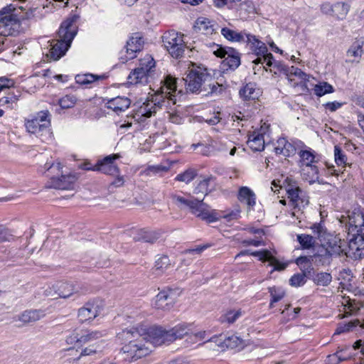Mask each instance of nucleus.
I'll list each match as a JSON object with an SVG mask.
<instances>
[{"mask_svg":"<svg viewBox=\"0 0 364 364\" xmlns=\"http://www.w3.org/2000/svg\"><path fill=\"white\" fill-rule=\"evenodd\" d=\"M121 341L128 342L122 348V355L129 362L149 355L156 346L149 334V327L143 324L126 328L117 334Z\"/></svg>","mask_w":364,"mask_h":364,"instance_id":"nucleus-1","label":"nucleus"},{"mask_svg":"<svg viewBox=\"0 0 364 364\" xmlns=\"http://www.w3.org/2000/svg\"><path fill=\"white\" fill-rule=\"evenodd\" d=\"M176 80L171 75H167L164 80V85L161 87L160 93H156L150 100H146L141 104L138 103L134 118L137 121H144L156 114L159 109L168 107L171 102L177 105L181 95V91L176 94Z\"/></svg>","mask_w":364,"mask_h":364,"instance_id":"nucleus-2","label":"nucleus"},{"mask_svg":"<svg viewBox=\"0 0 364 364\" xmlns=\"http://www.w3.org/2000/svg\"><path fill=\"white\" fill-rule=\"evenodd\" d=\"M170 198L173 203L178 207L189 208L191 212L196 217L207 221L208 223H213L218 220L220 218H224L228 220L237 219L239 216V212L232 211L228 215H220L215 210H213L206 203H203V197L193 198H186L176 193L170 194Z\"/></svg>","mask_w":364,"mask_h":364,"instance_id":"nucleus-3","label":"nucleus"},{"mask_svg":"<svg viewBox=\"0 0 364 364\" xmlns=\"http://www.w3.org/2000/svg\"><path fill=\"white\" fill-rule=\"evenodd\" d=\"M24 8L10 4L0 11V43L4 44L9 36H15L19 31L21 19L29 18V15H21Z\"/></svg>","mask_w":364,"mask_h":364,"instance_id":"nucleus-4","label":"nucleus"},{"mask_svg":"<svg viewBox=\"0 0 364 364\" xmlns=\"http://www.w3.org/2000/svg\"><path fill=\"white\" fill-rule=\"evenodd\" d=\"M77 33V28L73 18H68L63 21L58 30V39L53 40L47 56L53 60H58L63 56L70 48Z\"/></svg>","mask_w":364,"mask_h":364,"instance_id":"nucleus-5","label":"nucleus"},{"mask_svg":"<svg viewBox=\"0 0 364 364\" xmlns=\"http://www.w3.org/2000/svg\"><path fill=\"white\" fill-rule=\"evenodd\" d=\"M192 325L181 323L176 325L168 331L161 326H153L149 327V334L155 345L161 346L170 343L177 339H181L184 336H189Z\"/></svg>","mask_w":364,"mask_h":364,"instance_id":"nucleus-6","label":"nucleus"},{"mask_svg":"<svg viewBox=\"0 0 364 364\" xmlns=\"http://www.w3.org/2000/svg\"><path fill=\"white\" fill-rule=\"evenodd\" d=\"M312 230L321 242L323 241L326 242L323 245L326 246V252L329 255H340L343 253L346 255L348 244L338 235L327 233L326 229L321 224H314L312 226Z\"/></svg>","mask_w":364,"mask_h":364,"instance_id":"nucleus-7","label":"nucleus"},{"mask_svg":"<svg viewBox=\"0 0 364 364\" xmlns=\"http://www.w3.org/2000/svg\"><path fill=\"white\" fill-rule=\"evenodd\" d=\"M50 114L48 111H41L25 120V127L29 133L37 136L50 135Z\"/></svg>","mask_w":364,"mask_h":364,"instance_id":"nucleus-8","label":"nucleus"},{"mask_svg":"<svg viewBox=\"0 0 364 364\" xmlns=\"http://www.w3.org/2000/svg\"><path fill=\"white\" fill-rule=\"evenodd\" d=\"M154 67V58L151 55H146L140 60L139 66L130 73L128 76V82L133 85L146 84Z\"/></svg>","mask_w":364,"mask_h":364,"instance_id":"nucleus-9","label":"nucleus"},{"mask_svg":"<svg viewBox=\"0 0 364 364\" xmlns=\"http://www.w3.org/2000/svg\"><path fill=\"white\" fill-rule=\"evenodd\" d=\"M183 38V34L173 31L164 34L162 37L164 46L172 57L176 58L181 57L185 49L188 48Z\"/></svg>","mask_w":364,"mask_h":364,"instance_id":"nucleus-10","label":"nucleus"},{"mask_svg":"<svg viewBox=\"0 0 364 364\" xmlns=\"http://www.w3.org/2000/svg\"><path fill=\"white\" fill-rule=\"evenodd\" d=\"M209 79H210V77L205 70L197 67L188 70L186 77L183 80L185 81L187 90L191 92H197L201 90L202 86L205 85Z\"/></svg>","mask_w":364,"mask_h":364,"instance_id":"nucleus-11","label":"nucleus"},{"mask_svg":"<svg viewBox=\"0 0 364 364\" xmlns=\"http://www.w3.org/2000/svg\"><path fill=\"white\" fill-rule=\"evenodd\" d=\"M348 220V234L355 235L356 232H361L364 235V213L360 208H355L352 212L348 213L346 218L342 216L341 223H346Z\"/></svg>","mask_w":364,"mask_h":364,"instance_id":"nucleus-12","label":"nucleus"},{"mask_svg":"<svg viewBox=\"0 0 364 364\" xmlns=\"http://www.w3.org/2000/svg\"><path fill=\"white\" fill-rule=\"evenodd\" d=\"M350 9V5L343 1H338L333 4L325 2L321 5V11L323 14L331 16L338 21L346 18Z\"/></svg>","mask_w":364,"mask_h":364,"instance_id":"nucleus-13","label":"nucleus"},{"mask_svg":"<svg viewBox=\"0 0 364 364\" xmlns=\"http://www.w3.org/2000/svg\"><path fill=\"white\" fill-rule=\"evenodd\" d=\"M54 288L57 291V296L61 298H68L74 294H82L87 292V289L85 285L78 283L58 282L54 284Z\"/></svg>","mask_w":364,"mask_h":364,"instance_id":"nucleus-14","label":"nucleus"},{"mask_svg":"<svg viewBox=\"0 0 364 364\" xmlns=\"http://www.w3.org/2000/svg\"><path fill=\"white\" fill-rule=\"evenodd\" d=\"M216 48L217 49L213 51V53L218 58H224L223 61L224 66L235 70L240 65V58L236 50L230 48L226 49L218 45L216 46Z\"/></svg>","mask_w":364,"mask_h":364,"instance_id":"nucleus-15","label":"nucleus"},{"mask_svg":"<svg viewBox=\"0 0 364 364\" xmlns=\"http://www.w3.org/2000/svg\"><path fill=\"white\" fill-rule=\"evenodd\" d=\"M120 158L118 154H114L105 156L103 159L99 160L93 166L92 171H100L102 173L114 176L119 173V168L114 163L115 160Z\"/></svg>","mask_w":364,"mask_h":364,"instance_id":"nucleus-16","label":"nucleus"},{"mask_svg":"<svg viewBox=\"0 0 364 364\" xmlns=\"http://www.w3.org/2000/svg\"><path fill=\"white\" fill-rule=\"evenodd\" d=\"M348 244V249L346 255L353 259H359L364 257V235L361 232H356L351 235Z\"/></svg>","mask_w":364,"mask_h":364,"instance_id":"nucleus-17","label":"nucleus"},{"mask_svg":"<svg viewBox=\"0 0 364 364\" xmlns=\"http://www.w3.org/2000/svg\"><path fill=\"white\" fill-rule=\"evenodd\" d=\"M175 301V292L173 290H163L156 296L153 306L157 309L168 310L172 307Z\"/></svg>","mask_w":364,"mask_h":364,"instance_id":"nucleus-18","label":"nucleus"},{"mask_svg":"<svg viewBox=\"0 0 364 364\" xmlns=\"http://www.w3.org/2000/svg\"><path fill=\"white\" fill-rule=\"evenodd\" d=\"M269 128L264 123L259 130L254 131L249 135L248 146L254 151H261L264 148V134Z\"/></svg>","mask_w":364,"mask_h":364,"instance_id":"nucleus-19","label":"nucleus"},{"mask_svg":"<svg viewBox=\"0 0 364 364\" xmlns=\"http://www.w3.org/2000/svg\"><path fill=\"white\" fill-rule=\"evenodd\" d=\"M287 192L294 208L301 210L309 203L308 200L301 196V190L295 184L289 183Z\"/></svg>","mask_w":364,"mask_h":364,"instance_id":"nucleus-20","label":"nucleus"},{"mask_svg":"<svg viewBox=\"0 0 364 364\" xmlns=\"http://www.w3.org/2000/svg\"><path fill=\"white\" fill-rule=\"evenodd\" d=\"M100 314V306L95 303H87L78 310V318L82 323L91 321Z\"/></svg>","mask_w":364,"mask_h":364,"instance_id":"nucleus-21","label":"nucleus"},{"mask_svg":"<svg viewBox=\"0 0 364 364\" xmlns=\"http://www.w3.org/2000/svg\"><path fill=\"white\" fill-rule=\"evenodd\" d=\"M237 199L247 206V211L253 209L256 204V195L252 190L247 186H241L237 193Z\"/></svg>","mask_w":364,"mask_h":364,"instance_id":"nucleus-22","label":"nucleus"},{"mask_svg":"<svg viewBox=\"0 0 364 364\" xmlns=\"http://www.w3.org/2000/svg\"><path fill=\"white\" fill-rule=\"evenodd\" d=\"M251 255L255 257H258L259 259L262 262H269V265L274 267V270L282 271L287 266V264L280 262L277 259L272 255L269 250H267L252 252Z\"/></svg>","mask_w":364,"mask_h":364,"instance_id":"nucleus-23","label":"nucleus"},{"mask_svg":"<svg viewBox=\"0 0 364 364\" xmlns=\"http://www.w3.org/2000/svg\"><path fill=\"white\" fill-rule=\"evenodd\" d=\"M364 38L355 39L347 51L348 61L359 63L363 54Z\"/></svg>","mask_w":364,"mask_h":364,"instance_id":"nucleus-24","label":"nucleus"},{"mask_svg":"<svg viewBox=\"0 0 364 364\" xmlns=\"http://www.w3.org/2000/svg\"><path fill=\"white\" fill-rule=\"evenodd\" d=\"M51 186L56 189L70 190L74 188L76 177L74 175H62L60 178L51 177Z\"/></svg>","mask_w":364,"mask_h":364,"instance_id":"nucleus-25","label":"nucleus"},{"mask_svg":"<svg viewBox=\"0 0 364 364\" xmlns=\"http://www.w3.org/2000/svg\"><path fill=\"white\" fill-rule=\"evenodd\" d=\"M131 104L129 98L118 96L114 98L107 100L106 106L108 109H111L115 112H122L127 109Z\"/></svg>","mask_w":364,"mask_h":364,"instance_id":"nucleus-26","label":"nucleus"},{"mask_svg":"<svg viewBox=\"0 0 364 364\" xmlns=\"http://www.w3.org/2000/svg\"><path fill=\"white\" fill-rule=\"evenodd\" d=\"M285 75L289 82H294V86L308 81L309 78V76L301 71V69L294 66L288 67L287 70H286Z\"/></svg>","mask_w":364,"mask_h":364,"instance_id":"nucleus-27","label":"nucleus"},{"mask_svg":"<svg viewBox=\"0 0 364 364\" xmlns=\"http://www.w3.org/2000/svg\"><path fill=\"white\" fill-rule=\"evenodd\" d=\"M274 151L278 155H282L285 157H288L295 154L296 148L285 138H280L277 141Z\"/></svg>","mask_w":364,"mask_h":364,"instance_id":"nucleus-28","label":"nucleus"},{"mask_svg":"<svg viewBox=\"0 0 364 364\" xmlns=\"http://www.w3.org/2000/svg\"><path fill=\"white\" fill-rule=\"evenodd\" d=\"M195 28L206 36L215 33L217 25L206 18H198L196 21Z\"/></svg>","mask_w":364,"mask_h":364,"instance_id":"nucleus-29","label":"nucleus"},{"mask_svg":"<svg viewBox=\"0 0 364 364\" xmlns=\"http://www.w3.org/2000/svg\"><path fill=\"white\" fill-rule=\"evenodd\" d=\"M260 90L253 82L246 84L240 90V95L244 100H255L260 96Z\"/></svg>","mask_w":364,"mask_h":364,"instance_id":"nucleus-30","label":"nucleus"},{"mask_svg":"<svg viewBox=\"0 0 364 364\" xmlns=\"http://www.w3.org/2000/svg\"><path fill=\"white\" fill-rule=\"evenodd\" d=\"M46 316L45 311L41 309H31L23 311L18 317V320L23 323L36 322Z\"/></svg>","mask_w":364,"mask_h":364,"instance_id":"nucleus-31","label":"nucleus"},{"mask_svg":"<svg viewBox=\"0 0 364 364\" xmlns=\"http://www.w3.org/2000/svg\"><path fill=\"white\" fill-rule=\"evenodd\" d=\"M107 77L108 75L106 74L94 75L91 73H86L82 75H77L75 76V81L78 84L87 85L97 81H102Z\"/></svg>","mask_w":364,"mask_h":364,"instance_id":"nucleus-32","label":"nucleus"},{"mask_svg":"<svg viewBox=\"0 0 364 364\" xmlns=\"http://www.w3.org/2000/svg\"><path fill=\"white\" fill-rule=\"evenodd\" d=\"M221 34L227 40L232 42H244L246 41L248 34L243 32H237L229 28L225 27L221 29Z\"/></svg>","mask_w":364,"mask_h":364,"instance_id":"nucleus-33","label":"nucleus"},{"mask_svg":"<svg viewBox=\"0 0 364 364\" xmlns=\"http://www.w3.org/2000/svg\"><path fill=\"white\" fill-rule=\"evenodd\" d=\"M302 177L310 183H314L318 179V167L316 165L303 166L301 168Z\"/></svg>","mask_w":364,"mask_h":364,"instance_id":"nucleus-34","label":"nucleus"},{"mask_svg":"<svg viewBox=\"0 0 364 364\" xmlns=\"http://www.w3.org/2000/svg\"><path fill=\"white\" fill-rule=\"evenodd\" d=\"M143 47V41L139 36L132 37L127 43V53L130 54L129 58H133L134 53L140 51Z\"/></svg>","mask_w":364,"mask_h":364,"instance_id":"nucleus-35","label":"nucleus"},{"mask_svg":"<svg viewBox=\"0 0 364 364\" xmlns=\"http://www.w3.org/2000/svg\"><path fill=\"white\" fill-rule=\"evenodd\" d=\"M300 156V167L309 166L316 165L318 163L316 156L314 151L311 150H302L299 152Z\"/></svg>","mask_w":364,"mask_h":364,"instance_id":"nucleus-36","label":"nucleus"},{"mask_svg":"<svg viewBox=\"0 0 364 364\" xmlns=\"http://www.w3.org/2000/svg\"><path fill=\"white\" fill-rule=\"evenodd\" d=\"M18 95H16L14 92H9L6 96L0 98V107L4 109H12L17 107L18 101Z\"/></svg>","mask_w":364,"mask_h":364,"instance_id":"nucleus-37","label":"nucleus"},{"mask_svg":"<svg viewBox=\"0 0 364 364\" xmlns=\"http://www.w3.org/2000/svg\"><path fill=\"white\" fill-rule=\"evenodd\" d=\"M171 267L169 258L166 255L159 257L155 262L153 269L156 275L159 276L165 272Z\"/></svg>","mask_w":364,"mask_h":364,"instance_id":"nucleus-38","label":"nucleus"},{"mask_svg":"<svg viewBox=\"0 0 364 364\" xmlns=\"http://www.w3.org/2000/svg\"><path fill=\"white\" fill-rule=\"evenodd\" d=\"M159 237V234L154 231L147 229H141L139 230L136 236L134 237L136 240H142L146 242L153 243Z\"/></svg>","mask_w":364,"mask_h":364,"instance_id":"nucleus-39","label":"nucleus"},{"mask_svg":"<svg viewBox=\"0 0 364 364\" xmlns=\"http://www.w3.org/2000/svg\"><path fill=\"white\" fill-rule=\"evenodd\" d=\"M246 41L254 46L255 50L257 52V55L267 53V48L265 44L258 40L255 36L248 34L247 36Z\"/></svg>","mask_w":364,"mask_h":364,"instance_id":"nucleus-40","label":"nucleus"},{"mask_svg":"<svg viewBox=\"0 0 364 364\" xmlns=\"http://www.w3.org/2000/svg\"><path fill=\"white\" fill-rule=\"evenodd\" d=\"M105 335L104 331H82L81 343L83 344L94 341L102 338Z\"/></svg>","mask_w":364,"mask_h":364,"instance_id":"nucleus-41","label":"nucleus"},{"mask_svg":"<svg viewBox=\"0 0 364 364\" xmlns=\"http://www.w3.org/2000/svg\"><path fill=\"white\" fill-rule=\"evenodd\" d=\"M241 315L240 310H230L220 316V321L222 323H233Z\"/></svg>","mask_w":364,"mask_h":364,"instance_id":"nucleus-42","label":"nucleus"},{"mask_svg":"<svg viewBox=\"0 0 364 364\" xmlns=\"http://www.w3.org/2000/svg\"><path fill=\"white\" fill-rule=\"evenodd\" d=\"M269 292L271 296V301L269 304V308H273L274 304L279 301L285 295L284 291L281 288L276 287H269Z\"/></svg>","mask_w":364,"mask_h":364,"instance_id":"nucleus-43","label":"nucleus"},{"mask_svg":"<svg viewBox=\"0 0 364 364\" xmlns=\"http://www.w3.org/2000/svg\"><path fill=\"white\" fill-rule=\"evenodd\" d=\"M314 93L319 97H321L328 93H332L334 90L331 85L326 82H321L316 85L314 88Z\"/></svg>","mask_w":364,"mask_h":364,"instance_id":"nucleus-44","label":"nucleus"},{"mask_svg":"<svg viewBox=\"0 0 364 364\" xmlns=\"http://www.w3.org/2000/svg\"><path fill=\"white\" fill-rule=\"evenodd\" d=\"M332 280V277L331 274L327 272H320L315 275L314 278V282L320 286L326 287L328 286Z\"/></svg>","mask_w":364,"mask_h":364,"instance_id":"nucleus-45","label":"nucleus"},{"mask_svg":"<svg viewBox=\"0 0 364 364\" xmlns=\"http://www.w3.org/2000/svg\"><path fill=\"white\" fill-rule=\"evenodd\" d=\"M335 162L338 166H346L348 165L346 155L344 151L338 146L334 147Z\"/></svg>","mask_w":364,"mask_h":364,"instance_id":"nucleus-46","label":"nucleus"},{"mask_svg":"<svg viewBox=\"0 0 364 364\" xmlns=\"http://www.w3.org/2000/svg\"><path fill=\"white\" fill-rule=\"evenodd\" d=\"M297 240L304 249L311 247L315 242L314 237L306 234L298 235Z\"/></svg>","mask_w":364,"mask_h":364,"instance_id":"nucleus-47","label":"nucleus"},{"mask_svg":"<svg viewBox=\"0 0 364 364\" xmlns=\"http://www.w3.org/2000/svg\"><path fill=\"white\" fill-rule=\"evenodd\" d=\"M210 180V178H204L199 181L197 186L194 188L193 193H201L202 195L205 196L208 192Z\"/></svg>","mask_w":364,"mask_h":364,"instance_id":"nucleus-48","label":"nucleus"},{"mask_svg":"<svg viewBox=\"0 0 364 364\" xmlns=\"http://www.w3.org/2000/svg\"><path fill=\"white\" fill-rule=\"evenodd\" d=\"M296 263L299 266L303 272L310 273L312 270L311 264L307 257H299L296 259Z\"/></svg>","mask_w":364,"mask_h":364,"instance_id":"nucleus-49","label":"nucleus"},{"mask_svg":"<svg viewBox=\"0 0 364 364\" xmlns=\"http://www.w3.org/2000/svg\"><path fill=\"white\" fill-rule=\"evenodd\" d=\"M196 176V173L195 171L187 170L185 172H183V173L178 174L176 176V180L188 183L194 179Z\"/></svg>","mask_w":364,"mask_h":364,"instance_id":"nucleus-50","label":"nucleus"},{"mask_svg":"<svg viewBox=\"0 0 364 364\" xmlns=\"http://www.w3.org/2000/svg\"><path fill=\"white\" fill-rule=\"evenodd\" d=\"M76 103V98L74 96L66 95L59 100V105L63 109L73 107Z\"/></svg>","mask_w":364,"mask_h":364,"instance_id":"nucleus-51","label":"nucleus"},{"mask_svg":"<svg viewBox=\"0 0 364 364\" xmlns=\"http://www.w3.org/2000/svg\"><path fill=\"white\" fill-rule=\"evenodd\" d=\"M306 272H303L302 274H296L293 275L289 279L290 285L292 287H300L304 285L306 282Z\"/></svg>","mask_w":364,"mask_h":364,"instance_id":"nucleus-52","label":"nucleus"},{"mask_svg":"<svg viewBox=\"0 0 364 364\" xmlns=\"http://www.w3.org/2000/svg\"><path fill=\"white\" fill-rule=\"evenodd\" d=\"M167 171L168 168L166 166L161 165L150 166L146 170L141 172V174L151 176L152 175H155L161 172H166Z\"/></svg>","mask_w":364,"mask_h":364,"instance_id":"nucleus-53","label":"nucleus"},{"mask_svg":"<svg viewBox=\"0 0 364 364\" xmlns=\"http://www.w3.org/2000/svg\"><path fill=\"white\" fill-rule=\"evenodd\" d=\"M101 350L102 348L99 343L97 345H90L81 351L80 356L92 355Z\"/></svg>","mask_w":364,"mask_h":364,"instance_id":"nucleus-54","label":"nucleus"},{"mask_svg":"<svg viewBox=\"0 0 364 364\" xmlns=\"http://www.w3.org/2000/svg\"><path fill=\"white\" fill-rule=\"evenodd\" d=\"M358 320H354L353 321L349 322L348 323L340 326L337 328L335 334H341L344 332H348L350 331L353 327L357 326L359 324Z\"/></svg>","mask_w":364,"mask_h":364,"instance_id":"nucleus-55","label":"nucleus"},{"mask_svg":"<svg viewBox=\"0 0 364 364\" xmlns=\"http://www.w3.org/2000/svg\"><path fill=\"white\" fill-rule=\"evenodd\" d=\"M82 337V331L77 332L74 331L69 336L66 338V342L68 344L73 345L77 343L79 345H82L83 343H81V338Z\"/></svg>","mask_w":364,"mask_h":364,"instance_id":"nucleus-56","label":"nucleus"},{"mask_svg":"<svg viewBox=\"0 0 364 364\" xmlns=\"http://www.w3.org/2000/svg\"><path fill=\"white\" fill-rule=\"evenodd\" d=\"M225 346L231 348H237L242 344V341L236 336L228 337L225 341Z\"/></svg>","mask_w":364,"mask_h":364,"instance_id":"nucleus-57","label":"nucleus"},{"mask_svg":"<svg viewBox=\"0 0 364 364\" xmlns=\"http://www.w3.org/2000/svg\"><path fill=\"white\" fill-rule=\"evenodd\" d=\"M172 105H173L172 104V102H171L170 105H168V107H165L168 109L167 112L169 114V119L172 122L178 124L180 122L181 118L177 114V111L174 108L171 107Z\"/></svg>","mask_w":364,"mask_h":364,"instance_id":"nucleus-58","label":"nucleus"},{"mask_svg":"<svg viewBox=\"0 0 364 364\" xmlns=\"http://www.w3.org/2000/svg\"><path fill=\"white\" fill-rule=\"evenodd\" d=\"M205 331H199L197 333H193L191 331V333L188 337V340H190L191 343H196L200 341H202L205 338Z\"/></svg>","mask_w":364,"mask_h":364,"instance_id":"nucleus-59","label":"nucleus"},{"mask_svg":"<svg viewBox=\"0 0 364 364\" xmlns=\"http://www.w3.org/2000/svg\"><path fill=\"white\" fill-rule=\"evenodd\" d=\"M343 105V103L342 102L335 101L327 102L325 105H323V106L325 107L326 109L333 112L341 108Z\"/></svg>","mask_w":364,"mask_h":364,"instance_id":"nucleus-60","label":"nucleus"},{"mask_svg":"<svg viewBox=\"0 0 364 364\" xmlns=\"http://www.w3.org/2000/svg\"><path fill=\"white\" fill-rule=\"evenodd\" d=\"M273 70H270L271 73H274V75H276L277 70L283 73L284 75L286 73V70H287L288 67H287L285 65H284L281 62H274L273 63Z\"/></svg>","mask_w":364,"mask_h":364,"instance_id":"nucleus-61","label":"nucleus"},{"mask_svg":"<svg viewBox=\"0 0 364 364\" xmlns=\"http://www.w3.org/2000/svg\"><path fill=\"white\" fill-rule=\"evenodd\" d=\"M14 82L12 80L9 79L6 77H0V92L4 88H9L13 87Z\"/></svg>","mask_w":364,"mask_h":364,"instance_id":"nucleus-62","label":"nucleus"},{"mask_svg":"<svg viewBox=\"0 0 364 364\" xmlns=\"http://www.w3.org/2000/svg\"><path fill=\"white\" fill-rule=\"evenodd\" d=\"M117 177L111 183V186H113L116 188L121 187L124 183V178L123 176H120L119 173L116 175Z\"/></svg>","mask_w":364,"mask_h":364,"instance_id":"nucleus-63","label":"nucleus"},{"mask_svg":"<svg viewBox=\"0 0 364 364\" xmlns=\"http://www.w3.org/2000/svg\"><path fill=\"white\" fill-rule=\"evenodd\" d=\"M9 236V235L7 229L4 226L0 225V242L6 241Z\"/></svg>","mask_w":364,"mask_h":364,"instance_id":"nucleus-64","label":"nucleus"}]
</instances>
